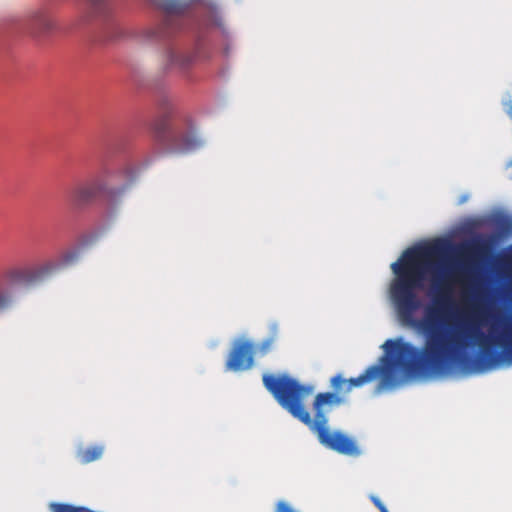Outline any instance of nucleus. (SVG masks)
Instances as JSON below:
<instances>
[{
  "label": "nucleus",
  "mask_w": 512,
  "mask_h": 512,
  "mask_svg": "<svg viewBox=\"0 0 512 512\" xmlns=\"http://www.w3.org/2000/svg\"><path fill=\"white\" fill-rule=\"evenodd\" d=\"M451 244H427L409 248L392 263L394 273L389 287L390 298L402 324L425 336L421 349L402 338L389 339L383 344L385 355L382 365H371L361 375L345 380L341 375L331 378L335 392L318 393L313 402L314 419L304 406V400L313 388L301 384L288 374H264V387L278 404L294 418L309 427L319 442L339 454L357 457L361 454L356 441L342 432L329 431L326 413L344 402V395L353 388L383 377L394 385L403 377H414L444 370L458 353L470 345L479 348L480 357L487 367L502 363L512 364V322L503 321L501 329L491 325L489 334L472 323L451 326L448 321L453 304V285L461 282L467 265L461 263L435 278L430 290L431 303L424 309L423 318L415 317L422 303L417 291L423 287L427 264L444 256Z\"/></svg>",
  "instance_id": "nucleus-1"
},
{
  "label": "nucleus",
  "mask_w": 512,
  "mask_h": 512,
  "mask_svg": "<svg viewBox=\"0 0 512 512\" xmlns=\"http://www.w3.org/2000/svg\"><path fill=\"white\" fill-rule=\"evenodd\" d=\"M75 259V254H66L62 261L49 260L34 266H16L4 270L0 274V313L10 308L13 303L10 287H31L41 283Z\"/></svg>",
  "instance_id": "nucleus-2"
},
{
  "label": "nucleus",
  "mask_w": 512,
  "mask_h": 512,
  "mask_svg": "<svg viewBox=\"0 0 512 512\" xmlns=\"http://www.w3.org/2000/svg\"><path fill=\"white\" fill-rule=\"evenodd\" d=\"M162 113L153 122V132L157 141L173 153H189L202 145L201 139L191 129H180L171 121L172 105L165 101Z\"/></svg>",
  "instance_id": "nucleus-3"
},
{
  "label": "nucleus",
  "mask_w": 512,
  "mask_h": 512,
  "mask_svg": "<svg viewBox=\"0 0 512 512\" xmlns=\"http://www.w3.org/2000/svg\"><path fill=\"white\" fill-rule=\"evenodd\" d=\"M126 189V185L118 188L108 187L104 180L96 178L72 188L69 192V199L76 207L89 205L99 197H105L113 203L123 196Z\"/></svg>",
  "instance_id": "nucleus-4"
},
{
  "label": "nucleus",
  "mask_w": 512,
  "mask_h": 512,
  "mask_svg": "<svg viewBox=\"0 0 512 512\" xmlns=\"http://www.w3.org/2000/svg\"><path fill=\"white\" fill-rule=\"evenodd\" d=\"M254 345L249 341L235 344L226 362V368L231 371H244L254 364Z\"/></svg>",
  "instance_id": "nucleus-5"
},
{
  "label": "nucleus",
  "mask_w": 512,
  "mask_h": 512,
  "mask_svg": "<svg viewBox=\"0 0 512 512\" xmlns=\"http://www.w3.org/2000/svg\"><path fill=\"white\" fill-rule=\"evenodd\" d=\"M157 4L168 14L156 35L159 38H164L170 34L172 27L178 23L175 15L183 13L188 4L185 0H157Z\"/></svg>",
  "instance_id": "nucleus-6"
},
{
  "label": "nucleus",
  "mask_w": 512,
  "mask_h": 512,
  "mask_svg": "<svg viewBox=\"0 0 512 512\" xmlns=\"http://www.w3.org/2000/svg\"><path fill=\"white\" fill-rule=\"evenodd\" d=\"M25 27L28 32L36 37L53 29L54 22L44 9L32 11L25 20Z\"/></svg>",
  "instance_id": "nucleus-7"
},
{
  "label": "nucleus",
  "mask_w": 512,
  "mask_h": 512,
  "mask_svg": "<svg viewBox=\"0 0 512 512\" xmlns=\"http://www.w3.org/2000/svg\"><path fill=\"white\" fill-rule=\"evenodd\" d=\"M193 61L192 55L170 49L165 54V69L184 71L190 67Z\"/></svg>",
  "instance_id": "nucleus-8"
},
{
  "label": "nucleus",
  "mask_w": 512,
  "mask_h": 512,
  "mask_svg": "<svg viewBox=\"0 0 512 512\" xmlns=\"http://www.w3.org/2000/svg\"><path fill=\"white\" fill-rule=\"evenodd\" d=\"M483 249V243L480 239H473L469 242L460 244L456 248L457 255L463 259H471L478 255Z\"/></svg>",
  "instance_id": "nucleus-9"
},
{
  "label": "nucleus",
  "mask_w": 512,
  "mask_h": 512,
  "mask_svg": "<svg viewBox=\"0 0 512 512\" xmlns=\"http://www.w3.org/2000/svg\"><path fill=\"white\" fill-rule=\"evenodd\" d=\"M279 337V326L277 323H272L269 325V336L263 340L258 347L254 348V353L259 354L260 356L266 355L271 351L274 343Z\"/></svg>",
  "instance_id": "nucleus-10"
},
{
  "label": "nucleus",
  "mask_w": 512,
  "mask_h": 512,
  "mask_svg": "<svg viewBox=\"0 0 512 512\" xmlns=\"http://www.w3.org/2000/svg\"><path fill=\"white\" fill-rule=\"evenodd\" d=\"M104 448L100 445L90 446L85 449H80L77 452V457L82 464H88L101 458Z\"/></svg>",
  "instance_id": "nucleus-11"
},
{
  "label": "nucleus",
  "mask_w": 512,
  "mask_h": 512,
  "mask_svg": "<svg viewBox=\"0 0 512 512\" xmlns=\"http://www.w3.org/2000/svg\"><path fill=\"white\" fill-rule=\"evenodd\" d=\"M86 4L92 16H101L108 11V0H86Z\"/></svg>",
  "instance_id": "nucleus-12"
},
{
  "label": "nucleus",
  "mask_w": 512,
  "mask_h": 512,
  "mask_svg": "<svg viewBox=\"0 0 512 512\" xmlns=\"http://www.w3.org/2000/svg\"><path fill=\"white\" fill-rule=\"evenodd\" d=\"M275 512H297L287 502L279 501L276 504Z\"/></svg>",
  "instance_id": "nucleus-13"
},
{
  "label": "nucleus",
  "mask_w": 512,
  "mask_h": 512,
  "mask_svg": "<svg viewBox=\"0 0 512 512\" xmlns=\"http://www.w3.org/2000/svg\"><path fill=\"white\" fill-rule=\"evenodd\" d=\"M371 500L373 502V504L378 508L380 509V507H384L385 505L381 502V500L376 497V496H372L371 497Z\"/></svg>",
  "instance_id": "nucleus-14"
},
{
  "label": "nucleus",
  "mask_w": 512,
  "mask_h": 512,
  "mask_svg": "<svg viewBox=\"0 0 512 512\" xmlns=\"http://www.w3.org/2000/svg\"><path fill=\"white\" fill-rule=\"evenodd\" d=\"M379 510H380V512H389L385 506L384 507H380Z\"/></svg>",
  "instance_id": "nucleus-15"
}]
</instances>
